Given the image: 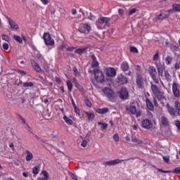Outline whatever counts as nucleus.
Wrapping results in <instances>:
<instances>
[{"instance_id":"f257e3e1","label":"nucleus","mask_w":180,"mask_h":180,"mask_svg":"<svg viewBox=\"0 0 180 180\" xmlns=\"http://www.w3.org/2000/svg\"><path fill=\"white\" fill-rule=\"evenodd\" d=\"M150 89L155 98H157L158 101H161L162 98H164V96L162 95V92H161L160 87L156 84H153V82H150Z\"/></svg>"},{"instance_id":"f03ea898","label":"nucleus","mask_w":180,"mask_h":180,"mask_svg":"<svg viewBox=\"0 0 180 180\" xmlns=\"http://www.w3.org/2000/svg\"><path fill=\"white\" fill-rule=\"evenodd\" d=\"M103 92L107 96L110 102H116V94L113 90L108 87L103 89Z\"/></svg>"},{"instance_id":"7ed1b4c3","label":"nucleus","mask_w":180,"mask_h":180,"mask_svg":"<svg viewBox=\"0 0 180 180\" xmlns=\"http://www.w3.org/2000/svg\"><path fill=\"white\" fill-rule=\"evenodd\" d=\"M94 72L95 79L97 81V82H100V84L105 82V75H103L102 71L99 70L98 69H94Z\"/></svg>"},{"instance_id":"20e7f679","label":"nucleus","mask_w":180,"mask_h":180,"mask_svg":"<svg viewBox=\"0 0 180 180\" xmlns=\"http://www.w3.org/2000/svg\"><path fill=\"white\" fill-rule=\"evenodd\" d=\"M149 74L155 84H160V80L157 78V70L154 66L149 67Z\"/></svg>"},{"instance_id":"39448f33","label":"nucleus","mask_w":180,"mask_h":180,"mask_svg":"<svg viewBox=\"0 0 180 180\" xmlns=\"http://www.w3.org/2000/svg\"><path fill=\"white\" fill-rule=\"evenodd\" d=\"M43 39L46 46H54L55 44L54 39L51 38V35H50V34L47 32L44 33Z\"/></svg>"},{"instance_id":"423d86ee","label":"nucleus","mask_w":180,"mask_h":180,"mask_svg":"<svg viewBox=\"0 0 180 180\" xmlns=\"http://www.w3.org/2000/svg\"><path fill=\"white\" fill-rule=\"evenodd\" d=\"M79 32H80V33H84V34H88V33L91 32V24H81L79 27Z\"/></svg>"},{"instance_id":"0eeeda50","label":"nucleus","mask_w":180,"mask_h":180,"mask_svg":"<svg viewBox=\"0 0 180 180\" xmlns=\"http://www.w3.org/2000/svg\"><path fill=\"white\" fill-rule=\"evenodd\" d=\"M136 86H138L139 89H143V88H144V78H143V76L141 75H136Z\"/></svg>"},{"instance_id":"6e6552de","label":"nucleus","mask_w":180,"mask_h":180,"mask_svg":"<svg viewBox=\"0 0 180 180\" xmlns=\"http://www.w3.org/2000/svg\"><path fill=\"white\" fill-rule=\"evenodd\" d=\"M172 92L175 98H179L180 96V85L176 82L172 84Z\"/></svg>"},{"instance_id":"1a4fd4ad","label":"nucleus","mask_w":180,"mask_h":180,"mask_svg":"<svg viewBox=\"0 0 180 180\" xmlns=\"http://www.w3.org/2000/svg\"><path fill=\"white\" fill-rule=\"evenodd\" d=\"M117 82L120 84V85H124L129 82V80L127 79V77L124 76V75L120 74L117 75Z\"/></svg>"},{"instance_id":"9d476101","label":"nucleus","mask_w":180,"mask_h":180,"mask_svg":"<svg viewBox=\"0 0 180 180\" xmlns=\"http://www.w3.org/2000/svg\"><path fill=\"white\" fill-rule=\"evenodd\" d=\"M30 63H31V65L32 66L34 70L37 71V72H39V74H44V71L43 70V69L40 68V65H39V64H37V63H36L34 60L31 59Z\"/></svg>"},{"instance_id":"9b49d317","label":"nucleus","mask_w":180,"mask_h":180,"mask_svg":"<svg viewBox=\"0 0 180 180\" xmlns=\"http://www.w3.org/2000/svg\"><path fill=\"white\" fill-rule=\"evenodd\" d=\"M120 98L123 101H126V99H129V91L127 88H122L120 92Z\"/></svg>"},{"instance_id":"f8f14e48","label":"nucleus","mask_w":180,"mask_h":180,"mask_svg":"<svg viewBox=\"0 0 180 180\" xmlns=\"http://www.w3.org/2000/svg\"><path fill=\"white\" fill-rule=\"evenodd\" d=\"M107 77H116V70L113 68H107L105 70Z\"/></svg>"},{"instance_id":"ddd939ff","label":"nucleus","mask_w":180,"mask_h":180,"mask_svg":"<svg viewBox=\"0 0 180 180\" xmlns=\"http://www.w3.org/2000/svg\"><path fill=\"white\" fill-rule=\"evenodd\" d=\"M6 18L7 19L11 29H14L15 30H18V29H19V25H18V24L14 22L12 18H9L8 16H6Z\"/></svg>"},{"instance_id":"4468645a","label":"nucleus","mask_w":180,"mask_h":180,"mask_svg":"<svg viewBox=\"0 0 180 180\" xmlns=\"http://www.w3.org/2000/svg\"><path fill=\"white\" fill-rule=\"evenodd\" d=\"M142 127L148 130L153 127V122L148 119L143 120H142Z\"/></svg>"},{"instance_id":"2eb2a0df","label":"nucleus","mask_w":180,"mask_h":180,"mask_svg":"<svg viewBox=\"0 0 180 180\" xmlns=\"http://www.w3.org/2000/svg\"><path fill=\"white\" fill-rule=\"evenodd\" d=\"M98 22L100 25H109L110 23V18L108 17H99Z\"/></svg>"},{"instance_id":"dca6fc26","label":"nucleus","mask_w":180,"mask_h":180,"mask_svg":"<svg viewBox=\"0 0 180 180\" xmlns=\"http://www.w3.org/2000/svg\"><path fill=\"white\" fill-rule=\"evenodd\" d=\"M124 161L123 160L116 159L113 160L107 161L103 163L104 165H108L109 167H111L112 165H116L117 164H120V162H122Z\"/></svg>"},{"instance_id":"f3484780","label":"nucleus","mask_w":180,"mask_h":180,"mask_svg":"<svg viewBox=\"0 0 180 180\" xmlns=\"http://www.w3.org/2000/svg\"><path fill=\"white\" fill-rule=\"evenodd\" d=\"M166 108L169 115H171V116H176V110H175L174 107L171 106L169 103H167L166 105Z\"/></svg>"},{"instance_id":"a211bd4d","label":"nucleus","mask_w":180,"mask_h":180,"mask_svg":"<svg viewBox=\"0 0 180 180\" xmlns=\"http://www.w3.org/2000/svg\"><path fill=\"white\" fill-rule=\"evenodd\" d=\"M169 13L180 12V4H172V9H169Z\"/></svg>"},{"instance_id":"6ab92c4d","label":"nucleus","mask_w":180,"mask_h":180,"mask_svg":"<svg viewBox=\"0 0 180 180\" xmlns=\"http://www.w3.org/2000/svg\"><path fill=\"white\" fill-rule=\"evenodd\" d=\"M91 58L92 60V68H98V67H99V62H98V60H96V56H95V55H91Z\"/></svg>"},{"instance_id":"aec40b11","label":"nucleus","mask_w":180,"mask_h":180,"mask_svg":"<svg viewBox=\"0 0 180 180\" xmlns=\"http://www.w3.org/2000/svg\"><path fill=\"white\" fill-rule=\"evenodd\" d=\"M146 108L151 112L154 111V105L149 98L146 99Z\"/></svg>"},{"instance_id":"412c9836","label":"nucleus","mask_w":180,"mask_h":180,"mask_svg":"<svg viewBox=\"0 0 180 180\" xmlns=\"http://www.w3.org/2000/svg\"><path fill=\"white\" fill-rule=\"evenodd\" d=\"M96 113H99V115H105V113H108L109 112V108H96L95 109Z\"/></svg>"},{"instance_id":"4be33fe9","label":"nucleus","mask_w":180,"mask_h":180,"mask_svg":"<svg viewBox=\"0 0 180 180\" xmlns=\"http://www.w3.org/2000/svg\"><path fill=\"white\" fill-rule=\"evenodd\" d=\"M160 123L162 126H169V120H168V118H167L165 116L161 117Z\"/></svg>"},{"instance_id":"5701e85b","label":"nucleus","mask_w":180,"mask_h":180,"mask_svg":"<svg viewBox=\"0 0 180 180\" xmlns=\"http://www.w3.org/2000/svg\"><path fill=\"white\" fill-rule=\"evenodd\" d=\"M157 68L159 77H162L164 74V68L162 67V65L161 63H158L157 65Z\"/></svg>"},{"instance_id":"b1692460","label":"nucleus","mask_w":180,"mask_h":180,"mask_svg":"<svg viewBox=\"0 0 180 180\" xmlns=\"http://www.w3.org/2000/svg\"><path fill=\"white\" fill-rule=\"evenodd\" d=\"M120 68L124 71V72L129 71V63L127 61L122 62L121 63Z\"/></svg>"},{"instance_id":"393cba45","label":"nucleus","mask_w":180,"mask_h":180,"mask_svg":"<svg viewBox=\"0 0 180 180\" xmlns=\"http://www.w3.org/2000/svg\"><path fill=\"white\" fill-rule=\"evenodd\" d=\"M63 120L67 123V124H69V126H72L74 124V121L65 115H63Z\"/></svg>"},{"instance_id":"a878e982","label":"nucleus","mask_w":180,"mask_h":180,"mask_svg":"<svg viewBox=\"0 0 180 180\" xmlns=\"http://www.w3.org/2000/svg\"><path fill=\"white\" fill-rule=\"evenodd\" d=\"M25 153L27 154L25 158L26 161H32V159L33 158V153H32V152L30 150H25Z\"/></svg>"},{"instance_id":"bb28decb","label":"nucleus","mask_w":180,"mask_h":180,"mask_svg":"<svg viewBox=\"0 0 180 180\" xmlns=\"http://www.w3.org/2000/svg\"><path fill=\"white\" fill-rule=\"evenodd\" d=\"M174 108L176 109V113L179 116H180V103L178 101L174 102Z\"/></svg>"},{"instance_id":"cd10ccee","label":"nucleus","mask_w":180,"mask_h":180,"mask_svg":"<svg viewBox=\"0 0 180 180\" xmlns=\"http://www.w3.org/2000/svg\"><path fill=\"white\" fill-rule=\"evenodd\" d=\"M37 58L40 61L41 64H43L44 63H46V59H44V57H43V55L41 53H39L37 54Z\"/></svg>"},{"instance_id":"c85d7f7f","label":"nucleus","mask_w":180,"mask_h":180,"mask_svg":"<svg viewBox=\"0 0 180 180\" xmlns=\"http://www.w3.org/2000/svg\"><path fill=\"white\" fill-rule=\"evenodd\" d=\"M86 115L89 120H94V119H95V113L94 112H86Z\"/></svg>"},{"instance_id":"c756f323","label":"nucleus","mask_w":180,"mask_h":180,"mask_svg":"<svg viewBox=\"0 0 180 180\" xmlns=\"http://www.w3.org/2000/svg\"><path fill=\"white\" fill-rule=\"evenodd\" d=\"M129 110L131 115H136V113L137 112V109L136 108V106L133 105L129 106Z\"/></svg>"},{"instance_id":"7c9ffc66","label":"nucleus","mask_w":180,"mask_h":180,"mask_svg":"<svg viewBox=\"0 0 180 180\" xmlns=\"http://www.w3.org/2000/svg\"><path fill=\"white\" fill-rule=\"evenodd\" d=\"M41 64L44 70H45L46 72H49L50 66L49 65V63H47V61L44 62Z\"/></svg>"},{"instance_id":"2f4dec72","label":"nucleus","mask_w":180,"mask_h":180,"mask_svg":"<svg viewBox=\"0 0 180 180\" xmlns=\"http://www.w3.org/2000/svg\"><path fill=\"white\" fill-rule=\"evenodd\" d=\"M34 84L32 82H26L22 83V86L24 88H29L33 86Z\"/></svg>"},{"instance_id":"473e14b6","label":"nucleus","mask_w":180,"mask_h":180,"mask_svg":"<svg viewBox=\"0 0 180 180\" xmlns=\"http://www.w3.org/2000/svg\"><path fill=\"white\" fill-rule=\"evenodd\" d=\"M41 174L43 177H41V180H49V173L46 171H42Z\"/></svg>"},{"instance_id":"72a5a7b5","label":"nucleus","mask_w":180,"mask_h":180,"mask_svg":"<svg viewBox=\"0 0 180 180\" xmlns=\"http://www.w3.org/2000/svg\"><path fill=\"white\" fill-rule=\"evenodd\" d=\"M32 172L34 175H37V174H39V172H40V167L35 166L34 167H33Z\"/></svg>"},{"instance_id":"f704fd0d","label":"nucleus","mask_w":180,"mask_h":180,"mask_svg":"<svg viewBox=\"0 0 180 180\" xmlns=\"http://www.w3.org/2000/svg\"><path fill=\"white\" fill-rule=\"evenodd\" d=\"M169 15H167V14H160L158 16V20H163L164 19H165V18H169Z\"/></svg>"},{"instance_id":"c9c22d12","label":"nucleus","mask_w":180,"mask_h":180,"mask_svg":"<svg viewBox=\"0 0 180 180\" xmlns=\"http://www.w3.org/2000/svg\"><path fill=\"white\" fill-rule=\"evenodd\" d=\"M4 98L6 99H8L9 101L12 100V93L7 91L6 93H4Z\"/></svg>"},{"instance_id":"e433bc0d","label":"nucleus","mask_w":180,"mask_h":180,"mask_svg":"<svg viewBox=\"0 0 180 180\" xmlns=\"http://www.w3.org/2000/svg\"><path fill=\"white\" fill-rule=\"evenodd\" d=\"M167 65H169L172 63V57L167 56L165 58Z\"/></svg>"},{"instance_id":"4c0bfd02","label":"nucleus","mask_w":180,"mask_h":180,"mask_svg":"<svg viewBox=\"0 0 180 180\" xmlns=\"http://www.w3.org/2000/svg\"><path fill=\"white\" fill-rule=\"evenodd\" d=\"M165 77L168 82L172 81L171 75H169V73L168 71H165Z\"/></svg>"},{"instance_id":"58836bf2","label":"nucleus","mask_w":180,"mask_h":180,"mask_svg":"<svg viewBox=\"0 0 180 180\" xmlns=\"http://www.w3.org/2000/svg\"><path fill=\"white\" fill-rule=\"evenodd\" d=\"M67 86L69 92H71L72 91V83L70 80H67Z\"/></svg>"},{"instance_id":"ea45409f","label":"nucleus","mask_w":180,"mask_h":180,"mask_svg":"<svg viewBox=\"0 0 180 180\" xmlns=\"http://www.w3.org/2000/svg\"><path fill=\"white\" fill-rule=\"evenodd\" d=\"M85 49L84 48H82V49H76L75 53V54H83V53H85Z\"/></svg>"},{"instance_id":"a19ab883","label":"nucleus","mask_w":180,"mask_h":180,"mask_svg":"<svg viewBox=\"0 0 180 180\" xmlns=\"http://www.w3.org/2000/svg\"><path fill=\"white\" fill-rule=\"evenodd\" d=\"M13 39L14 40H15L16 41H18V43H23V40L22 39V38L18 36V35H14L13 36Z\"/></svg>"},{"instance_id":"79ce46f5","label":"nucleus","mask_w":180,"mask_h":180,"mask_svg":"<svg viewBox=\"0 0 180 180\" xmlns=\"http://www.w3.org/2000/svg\"><path fill=\"white\" fill-rule=\"evenodd\" d=\"M17 117L18 120H20L22 122V124H26V120L23 117H22V115L17 114Z\"/></svg>"},{"instance_id":"37998d69","label":"nucleus","mask_w":180,"mask_h":180,"mask_svg":"<svg viewBox=\"0 0 180 180\" xmlns=\"http://www.w3.org/2000/svg\"><path fill=\"white\" fill-rule=\"evenodd\" d=\"M129 49L131 53H136V54H139V49L135 46H130Z\"/></svg>"},{"instance_id":"c03bdc74","label":"nucleus","mask_w":180,"mask_h":180,"mask_svg":"<svg viewBox=\"0 0 180 180\" xmlns=\"http://www.w3.org/2000/svg\"><path fill=\"white\" fill-rule=\"evenodd\" d=\"M136 12H137V8H134L128 12V15H129V16H131V15H134V13H136Z\"/></svg>"},{"instance_id":"a18cd8bd","label":"nucleus","mask_w":180,"mask_h":180,"mask_svg":"<svg viewBox=\"0 0 180 180\" xmlns=\"http://www.w3.org/2000/svg\"><path fill=\"white\" fill-rule=\"evenodd\" d=\"M84 103H86V106H88V108H92V103H91V101H89V99L86 98L84 100Z\"/></svg>"},{"instance_id":"49530a36","label":"nucleus","mask_w":180,"mask_h":180,"mask_svg":"<svg viewBox=\"0 0 180 180\" xmlns=\"http://www.w3.org/2000/svg\"><path fill=\"white\" fill-rule=\"evenodd\" d=\"M171 50H172V51H179V46L172 45V46H171Z\"/></svg>"},{"instance_id":"de8ad7c7","label":"nucleus","mask_w":180,"mask_h":180,"mask_svg":"<svg viewBox=\"0 0 180 180\" xmlns=\"http://www.w3.org/2000/svg\"><path fill=\"white\" fill-rule=\"evenodd\" d=\"M2 40H4V41H9V37L5 34H3L1 35Z\"/></svg>"},{"instance_id":"09e8293b","label":"nucleus","mask_w":180,"mask_h":180,"mask_svg":"<svg viewBox=\"0 0 180 180\" xmlns=\"http://www.w3.org/2000/svg\"><path fill=\"white\" fill-rule=\"evenodd\" d=\"M25 129L26 130H27V131H29V133H31L32 134L34 135V133H33V130L32 129L30 126H29V124H26Z\"/></svg>"},{"instance_id":"8fccbe9b","label":"nucleus","mask_w":180,"mask_h":180,"mask_svg":"<svg viewBox=\"0 0 180 180\" xmlns=\"http://www.w3.org/2000/svg\"><path fill=\"white\" fill-rule=\"evenodd\" d=\"M160 51L157 50L155 54L153 56V61H158V54Z\"/></svg>"},{"instance_id":"3c124183","label":"nucleus","mask_w":180,"mask_h":180,"mask_svg":"<svg viewBox=\"0 0 180 180\" xmlns=\"http://www.w3.org/2000/svg\"><path fill=\"white\" fill-rule=\"evenodd\" d=\"M131 141H133L134 143H137L138 144H140V143H141L140 140H139L137 138H136V136L131 137Z\"/></svg>"},{"instance_id":"603ef678","label":"nucleus","mask_w":180,"mask_h":180,"mask_svg":"<svg viewBox=\"0 0 180 180\" xmlns=\"http://www.w3.org/2000/svg\"><path fill=\"white\" fill-rule=\"evenodd\" d=\"M82 15L84 18H86V19H88V18L89 17V13H88V11H82Z\"/></svg>"},{"instance_id":"864d4df0","label":"nucleus","mask_w":180,"mask_h":180,"mask_svg":"<svg viewBox=\"0 0 180 180\" xmlns=\"http://www.w3.org/2000/svg\"><path fill=\"white\" fill-rule=\"evenodd\" d=\"M172 172V174H180V167H176Z\"/></svg>"},{"instance_id":"5fc2aeb1","label":"nucleus","mask_w":180,"mask_h":180,"mask_svg":"<svg viewBox=\"0 0 180 180\" xmlns=\"http://www.w3.org/2000/svg\"><path fill=\"white\" fill-rule=\"evenodd\" d=\"M74 109L75 113H77V115H78L79 116H81V110H79V108H78V107H75Z\"/></svg>"},{"instance_id":"6e6d98bb","label":"nucleus","mask_w":180,"mask_h":180,"mask_svg":"<svg viewBox=\"0 0 180 180\" xmlns=\"http://www.w3.org/2000/svg\"><path fill=\"white\" fill-rule=\"evenodd\" d=\"M87 19H89V20H95V15H92L91 13H89V15L87 17Z\"/></svg>"},{"instance_id":"4d7b16f0","label":"nucleus","mask_w":180,"mask_h":180,"mask_svg":"<svg viewBox=\"0 0 180 180\" xmlns=\"http://www.w3.org/2000/svg\"><path fill=\"white\" fill-rule=\"evenodd\" d=\"M162 159L165 161V162H167V163L169 162V156H163Z\"/></svg>"},{"instance_id":"13d9d810","label":"nucleus","mask_w":180,"mask_h":180,"mask_svg":"<svg viewBox=\"0 0 180 180\" xmlns=\"http://www.w3.org/2000/svg\"><path fill=\"white\" fill-rule=\"evenodd\" d=\"M175 123V126H176V127L180 130V121L179 120H177L176 121H174Z\"/></svg>"},{"instance_id":"bf43d9fd","label":"nucleus","mask_w":180,"mask_h":180,"mask_svg":"<svg viewBox=\"0 0 180 180\" xmlns=\"http://www.w3.org/2000/svg\"><path fill=\"white\" fill-rule=\"evenodd\" d=\"M3 49L4 50H8L9 49V44H8V43H4Z\"/></svg>"},{"instance_id":"052dcab7","label":"nucleus","mask_w":180,"mask_h":180,"mask_svg":"<svg viewBox=\"0 0 180 180\" xmlns=\"http://www.w3.org/2000/svg\"><path fill=\"white\" fill-rule=\"evenodd\" d=\"M81 146L82 147H86V146H88V141L86 140L82 141Z\"/></svg>"},{"instance_id":"680f3d73","label":"nucleus","mask_w":180,"mask_h":180,"mask_svg":"<svg viewBox=\"0 0 180 180\" xmlns=\"http://www.w3.org/2000/svg\"><path fill=\"white\" fill-rule=\"evenodd\" d=\"M50 11H51V15H54L56 13V8L55 7L51 6Z\"/></svg>"},{"instance_id":"e2e57ef3","label":"nucleus","mask_w":180,"mask_h":180,"mask_svg":"<svg viewBox=\"0 0 180 180\" xmlns=\"http://www.w3.org/2000/svg\"><path fill=\"white\" fill-rule=\"evenodd\" d=\"M113 139H114L115 141H119V134H114Z\"/></svg>"},{"instance_id":"0e129e2a","label":"nucleus","mask_w":180,"mask_h":180,"mask_svg":"<svg viewBox=\"0 0 180 180\" xmlns=\"http://www.w3.org/2000/svg\"><path fill=\"white\" fill-rule=\"evenodd\" d=\"M70 175L72 179H73V180H78V178H77V176H75V174H74L72 173H70Z\"/></svg>"},{"instance_id":"69168bd1","label":"nucleus","mask_w":180,"mask_h":180,"mask_svg":"<svg viewBox=\"0 0 180 180\" xmlns=\"http://www.w3.org/2000/svg\"><path fill=\"white\" fill-rule=\"evenodd\" d=\"M175 70H179L180 69V63H176L174 65Z\"/></svg>"},{"instance_id":"338daca9","label":"nucleus","mask_w":180,"mask_h":180,"mask_svg":"<svg viewBox=\"0 0 180 180\" xmlns=\"http://www.w3.org/2000/svg\"><path fill=\"white\" fill-rule=\"evenodd\" d=\"M67 51H72L73 50H75V48L74 46L72 47H68L66 48Z\"/></svg>"},{"instance_id":"774afa93","label":"nucleus","mask_w":180,"mask_h":180,"mask_svg":"<svg viewBox=\"0 0 180 180\" xmlns=\"http://www.w3.org/2000/svg\"><path fill=\"white\" fill-rule=\"evenodd\" d=\"M18 74H20V75H26V72L23 70H18Z\"/></svg>"}]
</instances>
